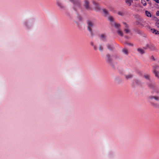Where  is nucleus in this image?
Segmentation results:
<instances>
[{"label": "nucleus", "mask_w": 159, "mask_h": 159, "mask_svg": "<svg viewBox=\"0 0 159 159\" xmlns=\"http://www.w3.org/2000/svg\"><path fill=\"white\" fill-rule=\"evenodd\" d=\"M135 82L138 84H140V81L139 80H135Z\"/></svg>", "instance_id": "bb28decb"}, {"label": "nucleus", "mask_w": 159, "mask_h": 159, "mask_svg": "<svg viewBox=\"0 0 159 159\" xmlns=\"http://www.w3.org/2000/svg\"><path fill=\"white\" fill-rule=\"evenodd\" d=\"M108 19L111 21H112L113 20V18L112 17L110 16L108 17Z\"/></svg>", "instance_id": "a878e982"}, {"label": "nucleus", "mask_w": 159, "mask_h": 159, "mask_svg": "<svg viewBox=\"0 0 159 159\" xmlns=\"http://www.w3.org/2000/svg\"><path fill=\"white\" fill-rule=\"evenodd\" d=\"M113 25H114V26L118 30H119V28L120 27V25L119 24L116 23H113Z\"/></svg>", "instance_id": "f3484780"}, {"label": "nucleus", "mask_w": 159, "mask_h": 159, "mask_svg": "<svg viewBox=\"0 0 159 159\" xmlns=\"http://www.w3.org/2000/svg\"><path fill=\"white\" fill-rule=\"evenodd\" d=\"M123 23L125 25L124 31L127 34L129 33L130 32V31L129 29L128 26L125 22H123Z\"/></svg>", "instance_id": "423d86ee"}, {"label": "nucleus", "mask_w": 159, "mask_h": 159, "mask_svg": "<svg viewBox=\"0 0 159 159\" xmlns=\"http://www.w3.org/2000/svg\"><path fill=\"white\" fill-rule=\"evenodd\" d=\"M141 2L144 6H146L147 5L146 2L144 0H141Z\"/></svg>", "instance_id": "4be33fe9"}, {"label": "nucleus", "mask_w": 159, "mask_h": 159, "mask_svg": "<svg viewBox=\"0 0 159 159\" xmlns=\"http://www.w3.org/2000/svg\"><path fill=\"white\" fill-rule=\"evenodd\" d=\"M150 98L151 99H154L156 100L159 101V97L158 96H152L151 97H150Z\"/></svg>", "instance_id": "f8f14e48"}, {"label": "nucleus", "mask_w": 159, "mask_h": 159, "mask_svg": "<svg viewBox=\"0 0 159 159\" xmlns=\"http://www.w3.org/2000/svg\"><path fill=\"white\" fill-rule=\"evenodd\" d=\"M91 44L92 45H93V43H91Z\"/></svg>", "instance_id": "473e14b6"}, {"label": "nucleus", "mask_w": 159, "mask_h": 159, "mask_svg": "<svg viewBox=\"0 0 159 159\" xmlns=\"http://www.w3.org/2000/svg\"><path fill=\"white\" fill-rule=\"evenodd\" d=\"M89 4V2L88 1L85 0L84 2V6L85 8L87 9H89L90 8Z\"/></svg>", "instance_id": "0eeeda50"}, {"label": "nucleus", "mask_w": 159, "mask_h": 159, "mask_svg": "<svg viewBox=\"0 0 159 159\" xmlns=\"http://www.w3.org/2000/svg\"><path fill=\"white\" fill-rule=\"evenodd\" d=\"M100 39L102 40H105L106 38V35L105 34H102L100 36Z\"/></svg>", "instance_id": "9d476101"}, {"label": "nucleus", "mask_w": 159, "mask_h": 159, "mask_svg": "<svg viewBox=\"0 0 159 159\" xmlns=\"http://www.w3.org/2000/svg\"><path fill=\"white\" fill-rule=\"evenodd\" d=\"M88 24V28L90 32V34L92 36H93L94 34L93 32L92 28L93 26V23L91 21H88L87 22Z\"/></svg>", "instance_id": "7ed1b4c3"}, {"label": "nucleus", "mask_w": 159, "mask_h": 159, "mask_svg": "<svg viewBox=\"0 0 159 159\" xmlns=\"http://www.w3.org/2000/svg\"><path fill=\"white\" fill-rule=\"evenodd\" d=\"M106 61L110 64H111V59L110 55L109 54H107L106 55Z\"/></svg>", "instance_id": "1a4fd4ad"}, {"label": "nucleus", "mask_w": 159, "mask_h": 159, "mask_svg": "<svg viewBox=\"0 0 159 159\" xmlns=\"http://www.w3.org/2000/svg\"><path fill=\"white\" fill-rule=\"evenodd\" d=\"M151 30L152 31L153 33H155L156 34H159V31L156 30L154 29H151Z\"/></svg>", "instance_id": "2eb2a0df"}, {"label": "nucleus", "mask_w": 159, "mask_h": 159, "mask_svg": "<svg viewBox=\"0 0 159 159\" xmlns=\"http://www.w3.org/2000/svg\"><path fill=\"white\" fill-rule=\"evenodd\" d=\"M152 106L153 107L155 108H159V103L158 104H156L154 103H151Z\"/></svg>", "instance_id": "4468645a"}, {"label": "nucleus", "mask_w": 159, "mask_h": 159, "mask_svg": "<svg viewBox=\"0 0 159 159\" xmlns=\"http://www.w3.org/2000/svg\"><path fill=\"white\" fill-rule=\"evenodd\" d=\"M70 1L73 3L74 5L73 8L76 10V8L80 7L81 3L79 0H69Z\"/></svg>", "instance_id": "f257e3e1"}, {"label": "nucleus", "mask_w": 159, "mask_h": 159, "mask_svg": "<svg viewBox=\"0 0 159 159\" xmlns=\"http://www.w3.org/2000/svg\"><path fill=\"white\" fill-rule=\"evenodd\" d=\"M117 33L118 34L120 35V36H123V34L121 30H118L117 31Z\"/></svg>", "instance_id": "6ab92c4d"}, {"label": "nucleus", "mask_w": 159, "mask_h": 159, "mask_svg": "<svg viewBox=\"0 0 159 159\" xmlns=\"http://www.w3.org/2000/svg\"><path fill=\"white\" fill-rule=\"evenodd\" d=\"M133 77V75L132 74H129L128 75H125V77L126 79L128 80L129 79H131Z\"/></svg>", "instance_id": "9b49d317"}, {"label": "nucleus", "mask_w": 159, "mask_h": 159, "mask_svg": "<svg viewBox=\"0 0 159 159\" xmlns=\"http://www.w3.org/2000/svg\"><path fill=\"white\" fill-rule=\"evenodd\" d=\"M103 11L105 15H107L108 14V12L105 9H103Z\"/></svg>", "instance_id": "b1692460"}, {"label": "nucleus", "mask_w": 159, "mask_h": 159, "mask_svg": "<svg viewBox=\"0 0 159 159\" xmlns=\"http://www.w3.org/2000/svg\"><path fill=\"white\" fill-rule=\"evenodd\" d=\"M156 26L158 28H159V23L157 22L155 23Z\"/></svg>", "instance_id": "c85d7f7f"}, {"label": "nucleus", "mask_w": 159, "mask_h": 159, "mask_svg": "<svg viewBox=\"0 0 159 159\" xmlns=\"http://www.w3.org/2000/svg\"><path fill=\"white\" fill-rule=\"evenodd\" d=\"M93 4L95 6V10L96 11H98L100 9V7L97 3L95 2H93Z\"/></svg>", "instance_id": "6e6552de"}, {"label": "nucleus", "mask_w": 159, "mask_h": 159, "mask_svg": "<svg viewBox=\"0 0 159 159\" xmlns=\"http://www.w3.org/2000/svg\"><path fill=\"white\" fill-rule=\"evenodd\" d=\"M148 86L151 89H153L154 93L156 94L159 93V88L158 87L151 83L148 84Z\"/></svg>", "instance_id": "f03ea898"}, {"label": "nucleus", "mask_w": 159, "mask_h": 159, "mask_svg": "<svg viewBox=\"0 0 159 159\" xmlns=\"http://www.w3.org/2000/svg\"><path fill=\"white\" fill-rule=\"evenodd\" d=\"M147 1H148L149 0H146Z\"/></svg>", "instance_id": "72a5a7b5"}, {"label": "nucleus", "mask_w": 159, "mask_h": 159, "mask_svg": "<svg viewBox=\"0 0 159 159\" xmlns=\"http://www.w3.org/2000/svg\"><path fill=\"white\" fill-rule=\"evenodd\" d=\"M137 51L141 54H143L144 53V50L140 48H138L137 49Z\"/></svg>", "instance_id": "dca6fc26"}, {"label": "nucleus", "mask_w": 159, "mask_h": 159, "mask_svg": "<svg viewBox=\"0 0 159 159\" xmlns=\"http://www.w3.org/2000/svg\"><path fill=\"white\" fill-rule=\"evenodd\" d=\"M99 50L100 51H102L103 50V47L100 45L99 46Z\"/></svg>", "instance_id": "393cba45"}, {"label": "nucleus", "mask_w": 159, "mask_h": 159, "mask_svg": "<svg viewBox=\"0 0 159 159\" xmlns=\"http://www.w3.org/2000/svg\"><path fill=\"white\" fill-rule=\"evenodd\" d=\"M126 44L127 45H128L129 46H133V44L132 43H126Z\"/></svg>", "instance_id": "c756f323"}, {"label": "nucleus", "mask_w": 159, "mask_h": 159, "mask_svg": "<svg viewBox=\"0 0 159 159\" xmlns=\"http://www.w3.org/2000/svg\"><path fill=\"white\" fill-rule=\"evenodd\" d=\"M118 14L122 16L123 15V13L122 12L119 11L118 12Z\"/></svg>", "instance_id": "cd10ccee"}, {"label": "nucleus", "mask_w": 159, "mask_h": 159, "mask_svg": "<svg viewBox=\"0 0 159 159\" xmlns=\"http://www.w3.org/2000/svg\"><path fill=\"white\" fill-rule=\"evenodd\" d=\"M134 24L137 25H139V26L143 27L145 25V23L144 21L140 20L136 21L135 22Z\"/></svg>", "instance_id": "20e7f679"}, {"label": "nucleus", "mask_w": 159, "mask_h": 159, "mask_svg": "<svg viewBox=\"0 0 159 159\" xmlns=\"http://www.w3.org/2000/svg\"><path fill=\"white\" fill-rule=\"evenodd\" d=\"M156 15L157 16H159V11H157V12H156Z\"/></svg>", "instance_id": "7c9ffc66"}, {"label": "nucleus", "mask_w": 159, "mask_h": 159, "mask_svg": "<svg viewBox=\"0 0 159 159\" xmlns=\"http://www.w3.org/2000/svg\"><path fill=\"white\" fill-rule=\"evenodd\" d=\"M143 48L145 49L149 48L152 50H154L155 49L154 46L151 44H147L144 47H143Z\"/></svg>", "instance_id": "39448f33"}, {"label": "nucleus", "mask_w": 159, "mask_h": 159, "mask_svg": "<svg viewBox=\"0 0 159 159\" xmlns=\"http://www.w3.org/2000/svg\"><path fill=\"white\" fill-rule=\"evenodd\" d=\"M123 52L125 54L127 55L128 53V52L127 49L126 48H124L123 50Z\"/></svg>", "instance_id": "412c9836"}, {"label": "nucleus", "mask_w": 159, "mask_h": 159, "mask_svg": "<svg viewBox=\"0 0 159 159\" xmlns=\"http://www.w3.org/2000/svg\"><path fill=\"white\" fill-rule=\"evenodd\" d=\"M145 13L146 16L149 17H151V13L148 11H146L145 12Z\"/></svg>", "instance_id": "aec40b11"}, {"label": "nucleus", "mask_w": 159, "mask_h": 159, "mask_svg": "<svg viewBox=\"0 0 159 159\" xmlns=\"http://www.w3.org/2000/svg\"><path fill=\"white\" fill-rule=\"evenodd\" d=\"M151 57L154 60H155L154 57L153 56H152Z\"/></svg>", "instance_id": "2f4dec72"}, {"label": "nucleus", "mask_w": 159, "mask_h": 159, "mask_svg": "<svg viewBox=\"0 0 159 159\" xmlns=\"http://www.w3.org/2000/svg\"><path fill=\"white\" fill-rule=\"evenodd\" d=\"M144 77L146 79L149 80L150 76L148 75H145L144 76Z\"/></svg>", "instance_id": "5701e85b"}, {"label": "nucleus", "mask_w": 159, "mask_h": 159, "mask_svg": "<svg viewBox=\"0 0 159 159\" xmlns=\"http://www.w3.org/2000/svg\"><path fill=\"white\" fill-rule=\"evenodd\" d=\"M133 2V0H127L126 1V3L129 6H130L131 4V2Z\"/></svg>", "instance_id": "a211bd4d"}, {"label": "nucleus", "mask_w": 159, "mask_h": 159, "mask_svg": "<svg viewBox=\"0 0 159 159\" xmlns=\"http://www.w3.org/2000/svg\"><path fill=\"white\" fill-rule=\"evenodd\" d=\"M107 48L110 50H112L113 48V46L112 44H108L107 45Z\"/></svg>", "instance_id": "ddd939ff"}, {"label": "nucleus", "mask_w": 159, "mask_h": 159, "mask_svg": "<svg viewBox=\"0 0 159 159\" xmlns=\"http://www.w3.org/2000/svg\"><path fill=\"white\" fill-rule=\"evenodd\" d=\"M95 49H96V48L95 47H94Z\"/></svg>", "instance_id": "f704fd0d"}]
</instances>
